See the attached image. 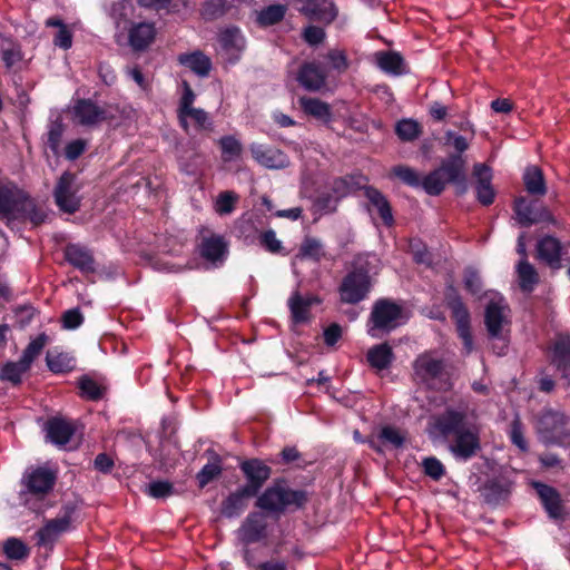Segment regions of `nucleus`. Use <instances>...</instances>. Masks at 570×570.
<instances>
[{
  "instance_id": "nucleus-1",
  "label": "nucleus",
  "mask_w": 570,
  "mask_h": 570,
  "mask_svg": "<svg viewBox=\"0 0 570 570\" xmlns=\"http://www.w3.org/2000/svg\"><path fill=\"white\" fill-rule=\"evenodd\" d=\"M429 434L445 442L448 451L460 461H469L482 449L480 428L469 421L463 410L446 407L433 415L429 422Z\"/></svg>"
},
{
  "instance_id": "nucleus-2",
  "label": "nucleus",
  "mask_w": 570,
  "mask_h": 570,
  "mask_svg": "<svg viewBox=\"0 0 570 570\" xmlns=\"http://www.w3.org/2000/svg\"><path fill=\"white\" fill-rule=\"evenodd\" d=\"M307 502V494L303 490H293L283 481L268 487L256 501L261 510L283 513L287 508H302Z\"/></svg>"
},
{
  "instance_id": "nucleus-3",
  "label": "nucleus",
  "mask_w": 570,
  "mask_h": 570,
  "mask_svg": "<svg viewBox=\"0 0 570 570\" xmlns=\"http://www.w3.org/2000/svg\"><path fill=\"white\" fill-rule=\"evenodd\" d=\"M402 312V307L390 299L376 301L367 322L368 335L379 338L395 330L401 324Z\"/></svg>"
},
{
  "instance_id": "nucleus-4",
  "label": "nucleus",
  "mask_w": 570,
  "mask_h": 570,
  "mask_svg": "<svg viewBox=\"0 0 570 570\" xmlns=\"http://www.w3.org/2000/svg\"><path fill=\"white\" fill-rule=\"evenodd\" d=\"M567 424L568 419L562 412L544 409L538 416L537 431L547 443L570 446V430Z\"/></svg>"
},
{
  "instance_id": "nucleus-5",
  "label": "nucleus",
  "mask_w": 570,
  "mask_h": 570,
  "mask_svg": "<svg viewBox=\"0 0 570 570\" xmlns=\"http://www.w3.org/2000/svg\"><path fill=\"white\" fill-rule=\"evenodd\" d=\"M372 282L363 268H354L347 273L338 287L340 299L345 304H357L365 299L371 291Z\"/></svg>"
},
{
  "instance_id": "nucleus-6",
  "label": "nucleus",
  "mask_w": 570,
  "mask_h": 570,
  "mask_svg": "<svg viewBox=\"0 0 570 570\" xmlns=\"http://www.w3.org/2000/svg\"><path fill=\"white\" fill-rule=\"evenodd\" d=\"M445 303L452 312L458 334L463 342L466 353H471L473 350V338L470 328V313L458 291L452 285L446 287Z\"/></svg>"
},
{
  "instance_id": "nucleus-7",
  "label": "nucleus",
  "mask_w": 570,
  "mask_h": 570,
  "mask_svg": "<svg viewBox=\"0 0 570 570\" xmlns=\"http://www.w3.org/2000/svg\"><path fill=\"white\" fill-rule=\"evenodd\" d=\"M56 482V474L46 468H37L27 471L22 478V484L26 490L21 492V499L24 504L30 503V497L36 499H43L53 488Z\"/></svg>"
},
{
  "instance_id": "nucleus-8",
  "label": "nucleus",
  "mask_w": 570,
  "mask_h": 570,
  "mask_svg": "<svg viewBox=\"0 0 570 570\" xmlns=\"http://www.w3.org/2000/svg\"><path fill=\"white\" fill-rule=\"evenodd\" d=\"M78 193L79 185L77 184L76 175L70 171L62 173L53 190L56 205L60 210L68 214L78 212L81 203V197Z\"/></svg>"
},
{
  "instance_id": "nucleus-9",
  "label": "nucleus",
  "mask_w": 570,
  "mask_h": 570,
  "mask_svg": "<svg viewBox=\"0 0 570 570\" xmlns=\"http://www.w3.org/2000/svg\"><path fill=\"white\" fill-rule=\"evenodd\" d=\"M75 505L68 504L62 507L61 513L57 518L48 520L45 525L37 531L36 537L38 539V546L51 547L61 533L70 530L75 520Z\"/></svg>"
},
{
  "instance_id": "nucleus-10",
  "label": "nucleus",
  "mask_w": 570,
  "mask_h": 570,
  "mask_svg": "<svg viewBox=\"0 0 570 570\" xmlns=\"http://www.w3.org/2000/svg\"><path fill=\"white\" fill-rule=\"evenodd\" d=\"M243 547L261 542L267 538V517L263 512H250L236 531Z\"/></svg>"
},
{
  "instance_id": "nucleus-11",
  "label": "nucleus",
  "mask_w": 570,
  "mask_h": 570,
  "mask_svg": "<svg viewBox=\"0 0 570 570\" xmlns=\"http://www.w3.org/2000/svg\"><path fill=\"white\" fill-rule=\"evenodd\" d=\"M513 209L521 226L529 227L539 223L557 225L554 216L546 206L535 207L534 202H528L524 197L514 200Z\"/></svg>"
},
{
  "instance_id": "nucleus-12",
  "label": "nucleus",
  "mask_w": 570,
  "mask_h": 570,
  "mask_svg": "<svg viewBox=\"0 0 570 570\" xmlns=\"http://www.w3.org/2000/svg\"><path fill=\"white\" fill-rule=\"evenodd\" d=\"M510 308L502 296H495L490 299L485 308V326L489 335L494 338H500L502 332L510 321Z\"/></svg>"
},
{
  "instance_id": "nucleus-13",
  "label": "nucleus",
  "mask_w": 570,
  "mask_h": 570,
  "mask_svg": "<svg viewBox=\"0 0 570 570\" xmlns=\"http://www.w3.org/2000/svg\"><path fill=\"white\" fill-rule=\"evenodd\" d=\"M200 256L214 266L222 265L228 254V242L224 236L206 232L198 245Z\"/></svg>"
},
{
  "instance_id": "nucleus-14",
  "label": "nucleus",
  "mask_w": 570,
  "mask_h": 570,
  "mask_svg": "<svg viewBox=\"0 0 570 570\" xmlns=\"http://www.w3.org/2000/svg\"><path fill=\"white\" fill-rule=\"evenodd\" d=\"M240 470L247 480L244 488L245 492L248 494L256 495L271 476V468L258 459L242 462Z\"/></svg>"
},
{
  "instance_id": "nucleus-15",
  "label": "nucleus",
  "mask_w": 570,
  "mask_h": 570,
  "mask_svg": "<svg viewBox=\"0 0 570 570\" xmlns=\"http://www.w3.org/2000/svg\"><path fill=\"white\" fill-rule=\"evenodd\" d=\"M327 73L318 62H305L297 72V81L308 91L321 90L326 82Z\"/></svg>"
},
{
  "instance_id": "nucleus-16",
  "label": "nucleus",
  "mask_w": 570,
  "mask_h": 570,
  "mask_svg": "<svg viewBox=\"0 0 570 570\" xmlns=\"http://www.w3.org/2000/svg\"><path fill=\"white\" fill-rule=\"evenodd\" d=\"M473 176L476 178L475 195L478 202L483 206L491 205L495 198V191L491 185V168L485 164H476L473 167Z\"/></svg>"
},
{
  "instance_id": "nucleus-17",
  "label": "nucleus",
  "mask_w": 570,
  "mask_h": 570,
  "mask_svg": "<svg viewBox=\"0 0 570 570\" xmlns=\"http://www.w3.org/2000/svg\"><path fill=\"white\" fill-rule=\"evenodd\" d=\"M413 371L417 379L428 382L441 376L444 371V363L441 358L435 357L432 352H425L415 358Z\"/></svg>"
},
{
  "instance_id": "nucleus-18",
  "label": "nucleus",
  "mask_w": 570,
  "mask_h": 570,
  "mask_svg": "<svg viewBox=\"0 0 570 570\" xmlns=\"http://www.w3.org/2000/svg\"><path fill=\"white\" fill-rule=\"evenodd\" d=\"M219 45L226 60L236 62L245 49V39L237 28H228L219 33Z\"/></svg>"
},
{
  "instance_id": "nucleus-19",
  "label": "nucleus",
  "mask_w": 570,
  "mask_h": 570,
  "mask_svg": "<svg viewBox=\"0 0 570 570\" xmlns=\"http://www.w3.org/2000/svg\"><path fill=\"white\" fill-rule=\"evenodd\" d=\"M156 38L153 22H135L128 29V43L134 51H145Z\"/></svg>"
},
{
  "instance_id": "nucleus-20",
  "label": "nucleus",
  "mask_w": 570,
  "mask_h": 570,
  "mask_svg": "<svg viewBox=\"0 0 570 570\" xmlns=\"http://www.w3.org/2000/svg\"><path fill=\"white\" fill-rule=\"evenodd\" d=\"M250 153L253 158L262 166L271 169H282L288 166V157L279 149L265 147L263 145H252Z\"/></svg>"
},
{
  "instance_id": "nucleus-21",
  "label": "nucleus",
  "mask_w": 570,
  "mask_h": 570,
  "mask_svg": "<svg viewBox=\"0 0 570 570\" xmlns=\"http://www.w3.org/2000/svg\"><path fill=\"white\" fill-rule=\"evenodd\" d=\"M73 114L82 126H95L107 119L106 110L90 99H79L73 106Z\"/></svg>"
},
{
  "instance_id": "nucleus-22",
  "label": "nucleus",
  "mask_w": 570,
  "mask_h": 570,
  "mask_svg": "<svg viewBox=\"0 0 570 570\" xmlns=\"http://www.w3.org/2000/svg\"><path fill=\"white\" fill-rule=\"evenodd\" d=\"M533 487L549 517L552 519L562 518L564 511L560 493L554 488L540 482H534Z\"/></svg>"
},
{
  "instance_id": "nucleus-23",
  "label": "nucleus",
  "mask_w": 570,
  "mask_h": 570,
  "mask_svg": "<svg viewBox=\"0 0 570 570\" xmlns=\"http://www.w3.org/2000/svg\"><path fill=\"white\" fill-rule=\"evenodd\" d=\"M47 439L55 445L65 446L75 433V426L71 422L53 417L46 424Z\"/></svg>"
},
{
  "instance_id": "nucleus-24",
  "label": "nucleus",
  "mask_w": 570,
  "mask_h": 570,
  "mask_svg": "<svg viewBox=\"0 0 570 570\" xmlns=\"http://www.w3.org/2000/svg\"><path fill=\"white\" fill-rule=\"evenodd\" d=\"M21 193L22 190L12 184L0 183V218L7 224L10 223L13 210H17L20 204Z\"/></svg>"
},
{
  "instance_id": "nucleus-25",
  "label": "nucleus",
  "mask_w": 570,
  "mask_h": 570,
  "mask_svg": "<svg viewBox=\"0 0 570 570\" xmlns=\"http://www.w3.org/2000/svg\"><path fill=\"white\" fill-rule=\"evenodd\" d=\"M321 301L317 296H302L298 291H295L288 299V307L294 323H304L308 321L311 306L318 304Z\"/></svg>"
},
{
  "instance_id": "nucleus-26",
  "label": "nucleus",
  "mask_w": 570,
  "mask_h": 570,
  "mask_svg": "<svg viewBox=\"0 0 570 570\" xmlns=\"http://www.w3.org/2000/svg\"><path fill=\"white\" fill-rule=\"evenodd\" d=\"M374 58L377 67L387 75L401 76L407 72L406 63L400 52L377 51Z\"/></svg>"
},
{
  "instance_id": "nucleus-27",
  "label": "nucleus",
  "mask_w": 570,
  "mask_h": 570,
  "mask_svg": "<svg viewBox=\"0 0 570 570\" xmlns=\"http://www.w3.org/2000/svg\"><path fill=\"white\" fill-rule=\"evenodd\" d=\"M65 258L69 264L83 273H91L95 271V259L91 253L80 245H67L65 248Z\"/></svg>"
},
{
  "instance_id": "nucleus-28",
  "label": "nucleus",
  "mask_w": 570,
  "mask_h": 570,
  "mask_svg": "<svg viewBox=\"0 0 570 570\" xmlns=\"http://www.w3.org/2000/svg\"><path fill=\"white\" fill-rule=\"evenodd\" d=\"M364 195L368 200L370 207L377 212L384 225L392 226L394 223V217L392 214L391 205L386 197L374 187H365Z\"/></svg>"
},
{
  "instance_id": "nucleus-29",
  "label": "nucleus",
  "mask_w": 570,
  "mask_h": 570,
  "mask_svg": "<svg viewBox=\"0 0 570 570\" xmlns=\"http://www.w3.org/2000/svg\"><path fill=\"white\" fill-rule=\"evenodd\" d=\"M465 159L461 155H451L438 168L445 183H464Z\"/></svg>"
},
{
  "instance_id": "nucleus-30",
  "label": "nucleus",
  "mask_w": 570,
  "mask_h": 570,
  "mask_svg": "<svg viewBox=\"0 0 570 570\" xmlns=\"http://www.w3.org/2000/svg\"><path fill=\"white\" fill-rule=\"evenodd\" d=\"M17 207V210H13L10 217V222L16 219H29L33 225H39L46 218L45 213L40 210L33 199L23 191L21 193L20 204Z\"/></svg>"
},
{
  "instance_id": "nucleus-31",
  "label": "nucleus",
  "mask_w": 570,
  "mask_h": 570,
  "mask_svg": "<svg viewBox=\"0 0 570 570\" xmlns=\"http://www.w3.org/2000/svg\"><path fill=\"white\" fill-rule=\"evenodd\" d=\"M537 250L539 259L546 262L551 267L560 266L561 244L557 238L552 236L543 237L539 240Z\"/></svg>"
},
{
  "instance_id": "nucleus-32",
  "label": "nucleus",
  "mask_w": 570,
  "mask_h": 570,
  "mask_svg": "<svg viewBox=\"0 0 570 570\" xmlns=\"http://www.w3.org/2000/svg\"><path fill=\"white\" fill-rule=\"evenodd\" d=\"M180 65L189 68L199 77H206L212 70V60L204 52L197 50L191 53H183L178 56Z\"/></svg>"
},
{
  "instance_id": "nucleus-33",
  "label": "nucleus",
  "mask_w": 570,
  "mask_h": 570,
  "mask_svg": "<svg viewBox=\"0 0 570 570\" xmlns=\"http://www.w3.org/2000/svg\"><path fill=\"white\" fill-rule=\"evenodd\" d=\"M253 497L255 494L246 493L244 487L237 489L223 501L222 513L227 518L239 515L247 507V500Z\"/></svg>"
},
{
  "instance_id": "nucleus-34",
  "label": "nucleus",
  "mask_w": 570,
  "mask_h": 570,
  "mask_svg": "<svg viewBox=\"0 0 570 570\" xmlns=\"http://www.w3.org/2000/svg\"><path fill=\"white\" fill-rule=\"evenodd\" d=\"M552 363L562 373V376H570V337L560 336L553 346Z\"/></svg>"
},
{
  "instance_id": "nucleus-35",
  "label": "nucleus",
  "mask_w": 570,
  "mask_h": 570,
  "mask_svg": "<svg viewBox=\"0 0 570 570\" xmlns=\"http://www.w3.org/2000/svg\"><path fill=\"white\" fill-rule=\"evenodd\" d=\"M522 179L524 188L530 195L544 196L547 194L544 176L538 166L527 167Z\"/></svg>"
},
{
  "instance_id": "nucleus-36",
  "label": "nucleus",
  "mask_w": 570,
  "mask_h": 570,
  "mask_svg": "<svg viewBox=\"0 0 570 570\" xmlns=\"http://www.w3.org/2000/svg\"><path fill=\"white\" fill-rule=\"evenodd\" d=\"M370 365L377 370H386L394 360L392 347L387 343H382L371 347L366 354Z\"/></svg>"
},
{
  "instance_id": "nucleus-37",
  "label": "nucleus",
  "mask_w": 570,
  "mask_h": 570,
  "mask_svg": "<svg viewBox=\"0 0 570 570\" xmlns=\"http://www.w3.org/2000/svg\"><path fill=\"white\" fill-rule=\"evenodd\" d=\"M298 101L305 114L325 122L331 120L332 112L327 102L311 97H302Z\"/></svg>"
},
{
  "instance_id": "nucleus-38",
  "label": "nucleus",
  "mask_w": 570,
  "mask_h": 570,
  "mask_svg": "<svg viewBox=\"0 0 570 570\" xmlns=\"http://www.w3.org/2000/svg\"><path fill=\"white\" fill-rule=\"evenodd\" d=\"M325 254L324 244L321 239L306 236L299 246L296 258L301 261L309 259L313 262H320L323 257H325Z\"/></svg>"
},
{
  "instance_id": "nucleus-39",
  "label": "nucleus",
  "mask_w": 570,
  "mask_h": 570,
  "mask_svg": "<svg viewBox=\"0 0 570 570\" xmlns=\"http://www.w3.org/2000/svg\"><path fill=\"white\" fill-rule=\"evenodd\" d=\"M517 274L520 288L523 292H532L534 286L539 283V275L535 268L527 259H521L518 263Z\"/></svg>"
},
{
  "instance_id": "nucleus-40",
  "label": "nucleus",
  "mask_w": 570,
  "mask_h": 570,
  "mask_svg": "<svg viewBox=\"0 0 570 570\" xmlns=\"http://www.w3.org/2000/svg\"><path fill=\"white\" fill-rule=\"evenodd\" d=\"M482 494L487 503L497 505L508 499L510 489L505 483L491 481L484 485Z\"/></svg>"
},
{
  "instance_id": "nucleus-41",
  "label": "nucleus",
  "mask_w": 570,
  "mask_h": 570,
  "mask_svg": "<svg viewBox=\"0 0 570 570\" xmlns=\"http://www.w3.org/2000/svg\"><path fill=\"white\" fill-rule=\"evenodd\" d=\"M395 134L402 141H414L422 134L421 125L411 118H404L396 122Z\"/></svg>"
},
{
  "instance_id": "nucleus-42",
  "label": "nucleus",
  "mask_w": 570,
  "mask_h": 570,
  "mask_svg": "<svg viewBox=\"0 0 570 570\" xmlns=\"http://www.w3.org/2000/svg\"><path fill=\"white\" fill-rule=\"evenodd\" d=\"M222 470L220 459L218 455L214 454L213 461L205 464L196 475L199 488H205L209 482L218 478Z\"/></svg>"
},
{
  "instance_id": "nucleus-43",
  "label": "nucleus",
  "mask_w": 570,
  "mask_h": 570,
  "mask_svg": "<svg viewBox=\"0 0 570 570\" xmlns=\"http://www.w3.org/2000/svg\"><path fill=\"white\" fill-rule=\"evenodd\" d=\"M30 368L28 364L19 358L18 362H9L7 363L0 373V379L3 381H9L12 384L17 385L21 382L22 375Z\"/></svg>"
},
{
  "instance_id": "nucleus-44",
  "label": "nucleus",
  "mask_w": 570,
  "mask_h": 570,
  "mask_svg": "<svg viewBox=\"0 0 570 570\" xmlns=\"http://www.w3.org/2000/svg\"><path fill=\"white\" fill-rule=\"evenodd\" d=\"M3 552L10 560H23L29 556L30 550L20 539L12 537L4 541Z\"/></svg>"
},
{
  "instance_id": "nucleus-45",
  "label": "nucleus",
  "mask_w": 570,
  "mask_h": 570,
  "mask_svg": "<svg viewBox=\"0 0 570 570\" xmlns=\"http://www.w3.org/2000/svg\"><path fill=\"white\" fill-rule=\"evenodd\" d=\"M445 179L438 169L431 171L421 180L423 189L432 196L440 195L445 188Z\"/></svg>"
},
{
  "instance_id": "nucleus-46",
  "label": "nucleus",
  "mask_w": 570,
  "mask_h": 570,
  "mask_svg": "<svg viewBox=\"0 0 570 570\" xmlns=\"http://www.w3.org/2000/svg\"><path fill=\"white\" fill-rule=\"evenodd\" d=\"M187 118L193 119L198 129L206 130L212 127L209 116L204 109L193 108L179 116L180 124L185 129H187Z\"/></svg>"
},
{
  "instance_id": "nucleus-47",
  "label": "nucleus",
  "mask_w": 570,
  "mask_h": 570,
  "mask_svg": "<svg viewBox=\"0 0 570 570\" xmlns=\"http://www.w3.org/2000/svg\"><path fill=\"white\" fill-rule=\"evenodd\" d=\"M285 14V7L281 4L268 6L263 9L257 17V21L262 26H272L279 22Z\"/></svg>"
},
{
  "instance_id": "nucleus-48",
  "label": "nucleus",
  "mask_w": 570,
  "mask_h": 570,
  "mask_svg": "<svg viewBox=\"0 0 570 570\" xmlns=\"http://www.w3.org/2000/svg\"><path fill=\"white\" fill-rule=\"evenodd\" d=\"M47 342L48 336L45 333L38 335L28 344L20 358L24 362V364L31 366L32 362L41 353Z\"/></svg>"
},
{
  "instance_id": "nucleus-49",
  "label": "nucleus",
  "mask_w": 570,
  "mask_h": 570,
  "mask_svg": "<svg viewBox=\"0 0 570 570\" xmlns=\"http://www.w3.org/2000/svg\"><path fill=\"white\" fill-rule=\"evenodd\" d=\"M225 161H230L242 154V144L234 136H224L219 139Z\"/></svg>"
},
{
  "instance_id": "nucleus-50",
  "label": "nucleus",
  "mask_w": 570,
  "mask_h": 570,
  "mask_svg": "<svg viewBox=\"0 0 570 570\" xmlns=\"http://www.w3.org/2000/svg\"><path fill=\"white\" fill-rule=\"evenodd\" d=\"M237 200L238 195L234 191L226 190L220 193L215 204L216 213H218L219 215L230 214L234 210Z\"/></svg>"
},
{
  "instance_id": "nucleus-51",
  "label": "nucleus",
  "mask_w": 570,
  "mask_h": 570,
  "mask_svg": "<svg viewBox=\"0 0 570 570\" xmlns=\"http://www.w3.org/2000/svg\"><path fill=\"white\" fill-rule=\"evenodd\" d=\"M392 174L411 187H420L421 179L417 171L409 166L399 165L392 168Z\"/></svg>"
},
{
  "instance_id": "nucleus-52",
  "label": "nucleus",
  "mask_w": 570,
  "mask_h": 570,
  "mask_svg": "<svg viewBox=\"0 0 570 570\" xmlns=\"http://www.w3.org/2000/svg\"><path fill=\"white\" fill-rule=\"evenodd\" d=\"M132 11V4L129 0H120L112 3L110 8V17L114 19L117 27L122 22L129 20V14Z\"/></svg>"
},
{
  "instance_id": "nucleus-53",
  "label": "nucleus",
  "mask_w": 570,
  "mask_h": 570,
  "mask_svg": "<svg viewBox=\"0 0 570 570\" xmlns=\"http://www.w3.org/2000/svg\"><path fill=\"white\" fill-rule=\"evenodd\" d=\"M379 439L394 448H401L405 441V434L397 428L386 425L381 429Z\"/></svg>"
},
{
  "instance_id": "nucleus-54",
  "label": "nucleus",
  "mask_w": 570,
  "mask_h": 570,
  "mask_svg": "<svg viewBox=\"0 0 570 570\" xmlns=\"http://www.w3.org/2000/svg\"><path fill=\"white\" fill-rule=\"evenodd\" d=\"M63 131L65 126L62 121L59 119L52 121L49 126V130L47 134V144L55 154H57L59 150Z\"/></svg>"
},
{
  "instance_id": "nucleus-55",
  "label": "nucleus",
  "mask_w": 570,
  "mask_h": 570,
  "mask_svg": "<svg viewBox=\"0 0 570 570\" xmlns=\"http://www.w3.org/2000/svg\"><path fill=\"white\" fill-rule=\"evenodd\" d=\"M422 468L424 473L434 481H439L445 474V468L443 463L435 456L423 459Z\"/></svg>"
},
{
  "instance_id": "nucleus-56",
  "label": "nucleus",
  "mask_w": 570,
  "mask_h": 570,
  "mask_svg": "<svg viewBox=\"0 0 570 570\" xmlns=\"http://www.w3.org/2000/svg\"><path fill=\"white\" fill-rule=\"evenodd\" d=\"M259 242L272 254H279L283 250L282 242L276 237V233L273 229L262 233Z\"/></svg>"
},
{
  "instance_id": "nucleus-57",
  "label": "nucleus",
  "mask_w": 570,
  "mask_h": 570,
  "mask_svg": "<svg viewBox=\"0 0 570 570\" xmlns=\"http://www.w3.org/2000/svg\"><path fill=\"white\" fill-rule=\"evenodd\" d=\"M173 491V484L168 481H154L146 489V493L156 499L169 497Z\"/></svg>"
},
{
  "instance_id": "nucleus-58",
  "label": "nucleus",
  "mask_w": 570,
  "mask_h": 570,
  "mask_svg": "<svg viewBox=\"0 0 570 570\" xmlns=\"http://www.w3.org/2000/svg\"><path fill=\"white\" fill-rule=\"evenodd\" d=\"M47 365L53 373H61L68 371L70 366V358L63 354L53 355L51 353H47Z\"/></svg>"
},
{
  "instance_id": "nucleus-59",
  "label": "nucleus",
  "mask_w": 570,
  "mask_h": 570,
  "mask_svg": "<svg viewBox=\"0 0 570 570\" xmlns=\"http://www.w3.org/2000/svg\"><path fill=\"white\" fill-rule=\"evenodd\" d=\"M444 144L446 146L453 147L455 151H458L456 155L464 153L469 148V142L466 138L451 130H448L444 134Z\"/></svg>"
},
{
  "instance_id": "nucleus-60",
  "label": "nucleus",
  "mask_w": 570,
  "mask_h": 570,
  "mask_svg": "<svg viewBox=\"0 0 570 570\" xmlns=\"http://www.w3.org/2000/svg\"><path fill=\"white\" fill-rule=\"evenodd\" d=\"M410 250L413 255V258L419 264H429L431 262V256L425 245H423L420 240H411L410 242Z\"/></svg>"
},
{
  "instance_id": "nucleus-61",
  "label": "nucleus",
  "mask_w": 570,
  "mask_h": 570,
  "mask_svg": "<svg viewBox=\"0 0 570 570\" xmlns=\"http://www.w3.org/2000/svg\"><path fill=\"white\" fill-rule=\"evenodd\" d=\"M79 386L82 393L90 400H99L102 396L101 387L91 379H82Z\"/></svg>"
},
{
  "instance_id": "nucleus-62",
  "label": "nucleus",
  "mask_w": 570,
  "mask_h": 570,
  "mask_svg": "<svg viewBox=\"0 0 570 570\" xmlns=\"http://www.w3.org/2000/svg\"><path fill=\"white\" fill-rule=\"evenodd\" d=\"M83 322V316L79 308L68 309L62 315L63 327L67 330H75Z\"/></svg>"
},
{
  "instance_id": "nucleus-63",
  "label": "nucleus",
  "mask_w": 570,
  "mask_h": 570,
  "mask_svg": "<svg viewBox=\"0 0 570 570\" xmlns=\"http://www.w3.org/2000/svg\"><path fill=\"white\" fill-rule=\"evenodd\" d=\"M196 95L193 91L191 87L185 81L184 82V91L183 96L179 101L178 107V117L185 112H187L189 109H193V104L195 101Z\"/></svg>"
},
{
  "instance_id": "nucleus-64",
  "label": "nucleus",
  "mask_w": 570,
  "mask_h": 570,
  "mask_svg": "<svg viewBox=\"0 0 570 570\" xmlns=\"http://www.w3.org/2000/svg\"><path fill=\"white\" fill-rule=\"evenodd\" d=\"M464 286L472 294H478L482 288L481 278L473 268H468L464 273Z\"/></svg>"
}]
</instances>
